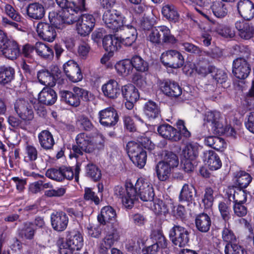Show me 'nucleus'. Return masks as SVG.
I'll use <instances>...</instances> for the list:
<instances>
[{"instance_id":"f257e3e1","label":"nucleus","mask_w":254,"mask_h":254,"mask_svg":"<svg viewBox=\"0 0 254 254\" xmlns=\"http://www.w3.org/2000/svg\"><path fill=\"white\" fill-rule=\"evenodd\" d=\"M114 193L122 199L123 205L128 209L133 207L138 197L143 201H152L155 196L152 185L142 180H137L134 186L131 183H126L125 188L116 186Z\"/></svg>"},{"instance_id":"f03ea898","label":"nucleus","mask_w":254,"mask_h":254,"mask_svg":"<svg viewBox=\"0 0 254 254\" xmlns=\"http://www.w3.org/2000/svg\"><path fill=\"white\" fill-rule=\"evenodd\" d=\"M147 143L141 144L134 141L129 142L127 144L128 156L133 163L139 168H142L145 165L147 159L146 152L144 149H151L154 147L151 141L147 138H145Z\"/></svg>"},{"instance_id":"7ed1b4c3","label":"nucleus","mask_w":254,"mask_h":254,"mask_svg":"<svg viewBox=\"0 0 254 254\" xmlns=\"http://www.w3.org/2000/svg\"><path fill=\"white\" fill-rule=\"evenodd\" d=\"M39 81L42 84L53 87L56 83L62 84L64 79L62 77V72L57 65L51 66V71L47 69H42L37 74Z\"/></svg>"},{"instance_id":"20e7f679","label":"nucleus","mask_w":254,"mask_h":254,"mask_svg":"<svg viewBox=\"0 0 254 254\" xmlns=\"http://www.w3.org/2000/svg\"><path fill=\"white\" fill-rule=\"evenodd\" d=\"M102 20L105 26L113 32H118L127 22L124 15L115 9L106 11L103 15Z\"/></svg>"},{"instance_id":"39448f33","label":"nucleus","mask_w":254,"mask_h":254,"mask_svg":"<svg viewBox=\"0 0 254 254\" xmlns=\"http://www.w3.org/2000/svg\"><path fill=\"white\" fill-rule=\"evenodd\" d=\"M161 33H162V41L165 43H175L176 40L171 33L170 29L165 25L152 28L148 35V39L152 43L159 44L161 42Z\"/></svg>"},{"instance_id":"423d86ee","label":"nucleus","mask_w":254,"mask_h":254,"mask_svg":"<svg viewBox=\"0 0 254 254\" xmlns=\"http://www.w3.org/2000/svg\"><path fill=\"white\" fill-rule=\"evenodd\" d=\"M88 92L82 88L74 87L72 91L63 90L60 92L61 99L66 104L73 107L80 105V99H88Z\"/></svg>"},{"instance_id":"0eeeda50","label":"nucleus","mask_w":254,"mask_h":254,"mask_svg":"<svg viewBox=\"0 0 254 254\" xmlns=\"http://www.w3.org/2000/svg\"><path fill=\"white\" fill-rule=\"evenodd\" d=\"M189 231L179 225H174L169 231V237L172 243L179 247H185L190 241Z\"/></svg>"},{"instance_id":"6e6552de","label":"nucleus","mask_w":254,"mask_h":254,"mask_svg":"<svg viewBox=\"0 0 254 254\" xmlns=\"http://www.w3.org/2000/svg\"><path fill=\"white\" fill-rule=\"evenodd\" d=\"M79 7L74 5V7L66 8L63 10L61 15L57 14L56 16L50 19L51 23L56 26L60 24L61 22L67 24H71L77 22L80 16V10ZM50 18V17H49Z\"/></svg>"},{"instance_id":"1a4fd4ad","label":"nucleus","mask_w":254,"mask_h":254,"mask_svg":"<svg viewBox=\"0 0 254 254\" xmlns=\"http://www.w3.org/2000/svg\"><path fill=\"white\" fill-rule=\"evenodd\" d=\"M76 142V145H73L72 147L76 157L82 155L83 152L91 153L95 149V145L84 133L77 135Z\"/></svg>"},{"instance_id":"9d476101","label":"nucleus","mask_w":254,"mask_h":254,"mask_svg":"<svg viewBox=\"0 0 254 254\" xmlns=\"http://www.w3.org/2000/svg\"><path fill=\"white\" fill-rule=\"evenodd\" d=\"M160 59L165 66L173 68H179L184 64L183 56L176 50H171L163 53Z\"/></svg>"},{"instance_id":"9b49d317","label":"nucleus","mask_w":254,"mask_h":254,"mask_svg":"<svg viewBox=\"0 0 254 254\" xmlns=\"http://www.w3.org/2000/svg\"><path fill=\"white\" fill-rule=\"evenodd\" d=\"M95 19L89 14H84L78 17L76 24V30L81 36L89 35L95 26Z\"/></svg>"},{"instance_id":"f8f14e48","label":"nucleus","mask_w":254,"mask_h":254,"mask_svg":"<svg viewBox=\"0 0 254 254\" xmlns=\"http://www.w3.org/2000/svg\"><path fill=\"white\" fill-rule=\"evenodd\" d=\"M251 71V65L245 58H238L233 61L232 72L237 78L246 79L249 76Z\"/></svg>"},{"instance_id":"ddd939ff","label":"nucleus","mask_w":254,"mask_h":254,"mask_svg":"<svg viewBox=\"0 0 254 254\" xmlns=\"http://www.w3.org/2000/svg\"><path fill=\"white\" fill-rule=\"evenodd\" d=\"M120 33L119 37L122 44L126 47L131 46L136 40L137 30L134 27L127 22L119 30Z\"/></svg>"},{"instance_id":"4468645a","label":"nucleus","mask_w":254,"mask_h":254,"mask_svg":"<svg viewBox=\"0 0 254 254\" xmlns=\"http://www.w3.org/2000/svg\"><path fill=\"white\" fill-rule=\"evenodd\" d=\"M120 235L118 231L116 229L111 227L107 232L105 237L100 244L99 252L100 254H109V250L115 242L118 241Z\"/></svg>"},{"instance_id":"2eb2a0df","label":"nucleus","mask_w":254,"mask_h":254,"mask_svg":"<svg viewBox=\"0 0 254 254\" xmlns=\"http://www.w3.org/2000/svg\"><path fill=\"white\" fill-rule=\"evenodd\" d=\"M204 121L205 124H209L211 126L214 133L220 135L223 132L224 130L223 129V124L219 112H206L204 116Z\"/></svg>"},{"instance_id":"dca6fc26","label":"nucleus","mask_w":254,"mask_h":254,"mask_svg":"<svg viewBox=\"0 0 254 254\" xmlns=\"http://www.w3.org/2000/svg\"><path fill=\"white\" fill-rule=\"evenodd\" d=\"M238 14L244 20L250 21L254 17V3L251 0H239L237 3Z\"/></svg>"},{"instance_id":"f3484780","label":"nucleus","mask_w":254,"mask_h":254,"mask_svg":"<svg viewBox=\"0 0 254 254\" xmlns=\"http://www.w3.org/2000/svg\"><path fill=\"white\" fill-rule=\"evenodd\" d=\"M63 69L68 78L73 82H77L83 78L81 69L76 63L70 60L63 65Z\"/></svg>"},{"instance_id":"a211bd4d","label":"nucleus","mask_w":254,"mask_h":254,"mask_svg":"<svg viewBox=\"0 0 254 254\" xmlns=\"http://www.w3.org/2000/svg\"><path fill=\"white\" fill-rule=\"evenodd\" d=\"M159 85L162 92L166 95L171 97H178L182 93L181 87L174 81L170 80L160 81Z\"/></svg>"},{"instance_id":"6ab92c4d","label":"nucleus","mask_w":254,"mask_h":254,"mask_svg":"<svg viewBox=\"0 0 254 254\" xmlns=\"http://www.w3.org/2000/svg\"><path fill=\"white\" fill-rule=\"evenodd\" d=\"M99 122L106 127L115 126L119 120L117 111L112 108H108L99 112Z\"/></svg>"},{"instance_id":"aec40b11","label":"nucleus","mask_w":254,"mask_h":254,"mask_svg":"<svg viewBox=\"0 0 254 254\" xmlns=\"http://www.w3.org/2000/svg\"><path fill=\"white\" fill-rule=\"evenodd\" d=\"M36 30L39 36L48 42L53 41L57 35L55 28L46 22H39Z\"/></svg>"},{"instance_id":"412c9836","label":"nucleus","mask_w":254,"mask_h":254,"mask_svg":"<svg viewBox=\"0 0 254 254\" xmlns=\"http://www.w3.org/2000/svg\"><path fill=\"white\" fill-rule=\"evenodd\" d=\"M51 225L53 228L58 232L64 231L68 223V218L63 211L52 213L51 215Z\"/></svg>"},{"instance_id":"4be33fe9","label":"nucleus","mask_w":254,"mask_h":254,"mask_svg":"<svg viewBox=\"0 0 254 254\" xmlns=\"http://www.w3.org/2000/svg\"><path fill=\"white\" fill-rule=\"evenodd\" d=\"M235 25L239 36L242 39L248 40L254 37V26L252 23L239 20L235 23Z\"/></svg>"},{"instance_id":"5701e85b","label":"nucleus","mask_w":254,"mask_h":254,"mask_svg":"<svg viewBox=\"0 0 254 254\" xmlns=\"http://www.w3.org/2000/svg\"><path fill=\"white\" fill-rule=\"evenodd\" d=\"M26 12L29 18L35 20H41L44 17L46 11L42 3L34 2L27 5Z\"/></svg>"},{"instance_id":"b1692460","label":"nucleus","mask_w":254,"mask_h":254,"mask_svg":"<svg viewBox=\"0 0 254 254\" xmlns=\"http://www.w3.org/2000/svg\"><path fill=\"white\" fill-rule=\"evenodd\" d=\"M157 131L163 138L173 141H180V134L177 129L168 124H163L158 127Z\"/></svg>"},{"instance_id":"393cba45","label":"nucleus","mask_w":254,"mask_h":254,"mask_svg":"<svg viewBox=\"0 0 254 254\" xmlns=\"http://www.w3.org/2000/svg\"><path fill=\"white\" fill-rule=\"evenodd\" d=\"M57 99L54 90L50 87H45L39 94L38 100L40 103L47 106L53 105Z\"/></svg>"},{"instance_id":"a878e982","label":"nucleus","mask_w":254,"mask_h":254,"mask_svg":"<svg viewBox=\"0 0 254 254\" xmlns=\"http://www.w3.org/2000/svg\"><path fill=\"white\" fill-rule=\"evenodd\" d=\"M203 159L211 170H216L222 166L219 157L214 151L206 150L204 151L203 152Z\"/></svg>"},{"instance_id":"bb28decb","label":"nucleus","mask_w":254,"mask_h":254,"mask_svg":"<svg viewBox=\"0 0 254 254\" xmlns=\"http://www.w3.org/2000/svg\"><path fill=\"white\" fill-rule=\"evenodd\" d=\"M102 90L105 96L115 99L120 95V87L118 83L114 80H110L102 87Z\"/></svg>"},{"instance_id":"cd10ccee","label":"nucleus","mask_w":254,"mask_h":254,"mask_svg":"<svg viewBox=\"0 0 254 254\" xmlns=\"http://www.w3.org/2000/svg\"><path fill=\"white\" fill-rule=\"evenodd\" d=\"M121 44L120 38L112 35H107L103 39L104 48L110 53L118 50L121 48Z\"/></svg>"},{"instance_id":"c85d7f7f","label":"nucleus","mask_w":254,"mask_h":254,"mask_svg":"<svg viewBox=\"0 0 254 254\" xmlns=\"http://www.w3.org/2000/svg\"><path fill=\"white\" fill-rule=\"evenodd\" d=\"M41 147L45 150L52 149L55 144V140L52 133L47 130L40 132L38 136Z\"/></svg>"},{"instance_id":"c756f323","label":"nucleus","mask_w":254,"mask_h":254,"mask_svg":"<svg viewBox=\"0 0 254 254\" xmlns=\"http://www.w3.org/2000/svg\"><path fill=\"white\" fill-rule=\"evenodd\" d=\"M35 50L37 55L43 59L51 61L54 58V54L53 49L42 42L36 43Z\"/></svg>"},{"instance_id":"7c9ffc66","label":"nucleus","mask_w":254,"mask_h":254,"mask_svg":"<svg viewBox=\"0 0 254 254\" xmlns=\"http://www.w3.org/2000/svg\"><path fill=\"white\" fill-rule=\"evenodd\" d=\"M197 230L201 232H207L210 229L211 221L210 217L204 213L197 215L195 220Z\"/></svg>"},{"instance_id":"2f4dec72","label":"nucleus","mask_w":254,"mask_h":254,"mask_svg":"<svg viewBox=\"0 0 254 254\" xmlns=\"http://www.w3.org/2000/svg\"><path fill=\"white\" fill-rule=\"evenodd\" d=\"M116 217L114 209L110 206H106L101 209L100 214L98 216V220L100 224L105 225L110 221L114 220Z\"/></svg>"},{"instance_id":"473e14b6","label":"nucleus","mask_w":254,"mask_h":254,"mask_svg":"<svg viewBox=\"0 0 254 254\" xmlns=\"http://www.w3.org/2000/svg\"><path fill=\"white\" fill-rule=\"evenodd\" d=\"M122 95L127 101L136 102L139 97L137 89L132 84L126 85L122 87Z\"/></svg>"},{"instance_id":"72a5a7b5","label":"nucleus","mask_w":254,"mask_h":254,"mask_svg":"<svg viewBox=\"0 0 254 254\" xmlns=\"http://www.w3.org/2000/svg\"><path fill=\"white\" fill-rule=\"evenodd\" d=\"M162 160L161 162H164L166 165L172 169L178 167L179 164V160L178 155L174 152L165 150L162 153Z\"/></svg>"},{"instance_id":"f704fd0d","label":"nucleus","mask_w":254,"mask_h":254,"mask_svg":"<svg viewBox=\"0 0 254 254\" xmlns=\"http://www.w3.org/2000/svg\"><path fill=\"white\" fill-rule=\"evenodd\" d=\"M14 69L10 66L0 67V84L4 85L10 83L14 77Z\"/></svg>"},{"instance_id":"c9c22d12","label":"nucleus","mask_w":254,"mask_h":254,"mask_svg":"<svg viewBox=\"0 0 254 254\" xmlns=\"http://www.w3.org/2000/svg\"><path fill=\"white\" fill-rule=\"evenodd\" d=\"M172 168L160 161L155 166V171L158 179L161 181H165L170 176Z\"/></svg>"},{"instance_id":"e433bc0d","label":"nucleus","mask_w":254,"mask_h":254,"mask_svg":"<svg viewBox=\"0 0 254 254\" xmlns=\"http://www.w3.org/2000/svg\"><path fill=\"white\" fill-rule=\"evenodd\" d=\"M36 231L32 222L27 221L23 223L22 227L19 229V235L22 239L31 240L34 238Z\"/></svg>"},{"instance_id":"4c0bfd02","label":"nucleus","mask_w":254,"mask_h":254,"mask_svg":"<svg viewBox=\"0 0 254 254\" xmlns=\"http://www.w3.org/2000/svg\"><path fill=\"white\" fill-rule=\"evenodd\" d=\"M163 16L170 21L176 22L179 19V14L176 7L173 4H167L162 8Z\"/></svg>"},{"instance_id":"58836bf2","label":"nucleus","mask_w":254,"mask_h":254,"mask_svg":"<svg viewBox=\"0 0 254 254\" xmlns=\"http://www.w3.org/2000/svg\"><path fill=\"white\" fill-rule=\"evenodd\" d=\"M0 54L9 59H16L19 54V48L17 43L13 41L8 45V46L5 47L4 49L2 50Z\"/></svg>"},{"instance_id":"ea45409f","label":"nucleus","mask_w":254,"mask_h":254,"mask_svg":"<svg viewBox=\"0 0 254 254\" xmlns=\"http://www.w3.org/2000/svg\"><path fill=\"white\" fill-rule=\"evenodd\" d=\"M196 195V190L191 185L185 184L181 191L179 199L180 201H192Z\"/></svg>"},{"instance_id":"a19ab883","label":"nucleus","mask_w":254,"mask_h":254,"mask_svg":"<svg viewBox=\"0 0 254 254\" xmlns=\"http://www.w3.org/2000/svg\"><path fill=\"white\" fill-rule=\"evenodd\" d=\"M182 45L183 47V49H184L186 52L194 54L197 56L206 55L212 58L215 57L213 54H211L209 52L203 51L198 47L192 43L185 42L182 43Z\"/></svg>"},{"instance_id":"79ce46f5","label":"nucleus","mask_w":254,"mask_h":254,"mask_svg":"<svg viewBox=\"0 0 254 254\" xmlns=\"http://www.w3.org/2000/svg\"><path fill=\"white\" fill-rule=\"evenodd\" d=\"M205 144L216 150H221L223 149L226 145L224 139L215 136H209L204 140Z\"/></svg>"},{"instance_id":"37998d69","label":"nucleus","mask_w":254,"mask_h":254,"mask_svg":"<svg viewBox=\"0 0 254 254\" xmlns=\"http://www.w3.org/2000/svg\"><path fill=\"white\" fill-rule=\"evenodd\" d=\"M236 184L240 189L246 188L251 182L252 178L245 171H240L235 175Z\"/></svg>"},{"instance_id":"c03bdc74","label":"nucleus","mask_w":254,"mask_h":254,"mask_svg":"<svg viewBox=\"0 0 254 254\" xmlns=\"http://www.w3.org/2000/svg\"><path fill=\"white\" fill-rule=\"evenodd\" d=\"M214 15L219 18L224 17L228 13L226 5L221 1H214L211 6Z\"/></svg>"},{"instance_id":"a18cd8bd","label":"nucleus","mask_w":254,"mask_h":254,"mask_svg":"<svg viewBox=\"0 0 254 254\" xmlns=\"http://www.w3.org/2000/svg\"><path fill=\"white\" fill-rule=\"evenodd\" d=\"M199 148L197 144H188L183 150V155L186 159L194 160L198 155Z\"/></svg>"},{"instance_id":"49530a36","label":"nucleus","mask_w":254,"mask_h":254,"mask_svg":"<svg viewBox=\"0 0 254 254\" xmlns=\"http://www.w3.org/2000/svg\"><path fill=\"white\" fill-rule=\"evenodd\" d=\"M73 251L80 250L83 245V240L81 234L78 232L73 233L67 239Z\"/></svg>"},{"instance_id":"de8ad7c7","label":"nucleus","mask_w":254,"mask_h":254,"mask_svg":"<svg viewBox=\"0 0 254 254\" xmlns=\"http://www.w3.org/2000/svg\"><path fill=\"white\" fill-rule=\"evenodd\" d=\"M145 114L149 118L155 119L160 115V109L158 105L154 102L149 101L144 106V109Z\"/></svg>"},{"instance_id":"09e8293b","label":"nucleus","mask_w":254,"mask_h":254,"mask_svg":"<svg viewBox=\"0 0 254 254\" xmlns=\"http://www.w3.org/2000/svg\"><path fill=\"white\" fill-rule=\"evenodd\" d=\"M222 238L223 240L227 243V244H232L239 242V238L234 232L226 226L223 229L222 232Z\"/></svg>"},{"instance_id":"8fccbe9b","label":"nucleus","mask_w":254,"mask_h":254,"mask_svg":"<svg viewBox=\"0 0 254 254\" xmlns=\"http://www.w3.org/2000/svg\"><path fill=\"white\" fill-rule=\"evenodd\" d=\"M130 62L132 67H134L137 71L144 72L148 70V65L147 63L139 56H134L130 60Z\"/></svg>"},{"instance_id":"3c124183","label":"nucleus","mask_w":254,"mask_h":254,"mask_svg":"<svg viewBox=\"0 0 254 254\" xmlns=\"http://www.w3.org/2000/svg\"><path fill=\"white\" fill-rule=\"evenodd\" d=\"M225 254H247L245 249L238 242L232 244H226L225 247Z\"/></svg>"},{"instance_id":"603ef678","label":"nucleus","mask_w":254,"mask_h":254,"mask_svg":"<svg viewBox=\"0 0 254 254\" xmlns=\"http://www.w3.org/2000/svg\"><path fill=\"white\" fill-rule=\"evenodd\" d=\"M87 176L94 181H98L101 178V172L95 164H88L86 167Z\"/></svg>"},{"instance_id":"864d4df0","label":"nucleus","mask_w":254,"mask_h":254,"mask_svg":"<svg viewBox=\"0 0 254 254\" xmlns=\"http://www.w3.org/2000/svg\"><path fill=\"white\" fill-rule=\"evenodd\" d=\"M117 71L123 75H127L131 72L132 67L130 60L120 62L115 65Z\"/></svg>"},{"instance_id":"5fc2aeb1","label":"nucleus","mask_w":254,"mask_h":254,"mask_svg":"<svg viewBox=\"0 0 254 254\" xmlns=\"http://www.w3.org/2000/svg\"><path fill=\"white\" fill-rule=\"evenodd\" d=\"M57 245L61 254H73V251L67 240L65 241L63 238L59 237L57 241Z\"/></svg>"},{"instance_id":"6e6d98bb","label":"nucleus","mask_w":254,"mask_h":254,"mask_svg":"<svg viewBox=\"0 0 254 254\" xmlns=\"http://www.w3.org/2000/svg\"><path fill=\"white\" fill-rule=\"evenodd\" d=\"M77 125L81 129L86 131L92 130L94 128V126L91 121L84 115H81L78 117Z\"/></svg>"},{"instance_id":"4d7b16f0","label":"nucleus","mask_w":254,"mask_h":254,"mask_svg":"<svg viewBox=\"0 0 254 254\" xmlns=\"http://www.w3.org/2000/svg\"><path fill=\"white\" fill-rule=\"evenodd\" d=\"M143 245L144 243L142 239H131L126 243V248L128 252H137Z\"/></svg>"},{"instance_id":"13d9d810","label":"nucleus","mask_w":254,"mask_h":254,"mask_svg":"<svg viewBox=\"0 0 254 254\" xmlns=\"http://www.w3.org/2000/svg\"><path fill=\"white\" fill-rule=\"evenodd\" d=\"M214 199L213 190L211 188H206L202 199V202L205 208H211L213 205Z\"/></svg>"},{"instance_id":"bf43d9fd","label":"nucleus","mask_w":254,"mask_h":254,"mask_svg":"<svg viewBox=\"0 0 254 254\" xmlns=\"http://www.w3.org/2000/svg\"><path fill=\"white\" fill-rule=\"evenodd\" d=\"M212 76L219 84H226L228 79L227 74L224 70L216 69L215 67L212 71Z\"/></svg>"},{"instance_id":"052dcab7","label":"nucleus","mask_w":254,"mask_h":254,"mask_svg":"<svg viewBox=\"0 0 254 254\" xmlns=\"http://www.w3.org/2000/svg\"><path fill=\"white\" fill-rule=\"evenodd\" d=\"M46 176L47 177L57 181L60 182L64 180L62 167H60L58 169L55 168L48 169L46 173Z\"/></svg>"},{"instance_id":"680f3d73","label":"nucleus","mask_w":254,"mask_h":254,"mask_svg":"<svg viewBox=\"0 0 254 254\" xmlns=\"http://www.w3.org/2000/svg\"><path fill=\"white\" fill-rule=\"evenodd\" d=\"M152 238L155 241V243L162 249H165L167 247V240L160 231H154L152 234Z\"/></svg>"},{"instance_id":"e2e57ef3","label":"nucleus","mask_w":254,"mask_h":254,"mask_svg":"<svg viewBox=\"0 0 254 254\" xmlns=\"http://www.w3.org/2000/svg\"><path fill=\"white\" fill-rule=\"evenodd\" d=\"M30 105L28 101L23 99H18L14 104V109L19 116L20 114H23L22 112H25V110L28 109Z\"/></svg>"},{"instance_id":"0e129e2a","label":"nucleus","mask_w":254,"mask_h":254,"mask_svg":"<svg viewBox=\"0 0 254 254\" xmlns=\"http://www.w3.org/2000/svg\"><path fill=\"white\" fill-rule=\"evenodd\" d=\"M218 209L222 219L227 222L231 217L230 207L224 202H220L218 204Z\"/></svg>"},{"instance_id":"69168bd1","label":"nucleus","mask_w":254,"mask_h":254,"mask_svg":"<svg viewBox=\"0 0 254 254\" xmlns=\"http://www.w3.org/2000/svg\"><path fill=\"white\" fill-rule=\"evenodd\" d=\"M244 189H237L233 195L235 203H244L247 200V194Z\"/></svg>"},{"instance_id":"338daca9","label":"nucleus","mask_w":254,"mask_h":254,"mask_svg":"<svg viewBox=\"0 0 254 254\" xmlns=\"http://www.w3.org/2000/svg\"><path fill=\"white\" fill-rule=\"evenodd\" d=\"M217 33L225 38H233L235 36L234 30L228 26L220 25L217 28Z\"/></svg>"},{"instance_id":"774afa93","label":"nucleus","mask_w":254,"mask_h":254,"mask_svg":"<svg viewBox=\"0 0 254 254\" xmlns=\"http://www.w3.org/2000/svg\"><path fill=\"white\" fill-rule=\"evenodd\" d=\"M153 210L156 214H165L168 209L165 203L161 200L156 199L154 202Z\"/></svg>"}]
</instances>
